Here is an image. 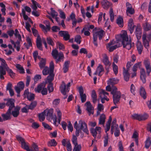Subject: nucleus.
<instances>
[{
    "label": "nucleus",
    "instance_id": "28",
    "mask_svg": "<svg viewBox=\"0 0 151 151\" xmlns=\"http://www.w3.org/2000/svg\"><path fill=\"white\" fill-rule=\"evenodd\" d=\"M91 97L93 102L94 104H95L97 100V96L96 91L94 90L92 91Z\"/></svg>",
    "mask_w": 151,
    "mask_h": 151
},
{
    "label": "nucleus",
    "instance_id": "58",
    "mask_svg": "<svg viewBox=\"0 0 151 151\" xmlns=\"http://www.w3.org/2000/svg\"><path fill=\"white\" fill-rule=\"evenodd\" d=\"M57 114L58 121L60 122L62 119V113L60 110L57 111Z\"/></svg>",
    "mask_w": 151,
    "mask_h": 151
},
{
    "label": "nucleus",
    "instance_id": "51",
    "mask_svg": "<svg viewBox=\"0 0 151 151\" xmlns=\"http://www.w3.org/2000/svg\"><path fill=\"white\" fill-rule=\"evenodd\" d=\"M113 69L115 75H116L118 73V66L114 63L112 64Z\"/></svg>",
    "mask_w": 151,
    "mask_h": 151
},
{
    "label": "nucleus",
    "instance_id": "26",
    "mask_svg": "<svg viewBox=\"0 0 151 151\" xmlns=\"http://www.w3.org/2000/svg\"><path fill=\"white\" fill-rule=\"evenodd\" d=\"M36 45L37 48L41 50H42V44L40 37L38 36L37 38Z\"/></svg>",
    "mask_w": 151,
    "mask_h": 151
},
{
    "label": "nucleus",
    "instance_id": "64",
    "mask_svg": "<svg viewBox=\"0 0 151 151\" xmlns=\"http://www.w3.org/2000/svg\"><path fill=\"white\" fill-rule=\"evenodd\" d=\"M81 149V146L80 145L75 146L73 151H80Z\"/></svg>",
    "mask_w": 151,
    "mask_h": 151
},
{
    "label": "nucleus",
    "instance_id": "49",
    "mask_svg": "<svg viewBox=\"0 0 151 151\" xmlns=\"http://www.w3.org/2000/svg\"><path fill=\"white\" fill-rule=\"evenodd\" d=\"M109 93L106 92L104 90L102 89L99 92V97H101L102 95L103 96H105L106 95H108Z\"/></svg>",
    "mask_w": 151,
    "mask_h": 151
},
{
    "label": "nucleus",
    "instance_id": "7",
    "mask_svg": "<svg viewBox=\"0 0 151 151\" xmlns=\"http://www.w3.org/2000/svg\"><path fill=\"white\" fill-rule=\"evenodd\" d=\"M52 55L53 58L56 60V63L60 61L61 60L64 58L63 55V54L58 53V50L56 49L52 50Z\"/></svg>",
    "mask_w": 151,
    "mask_h": 151
},
{
    "label": "nucleus",
    "instance_id": "22",
    "mask_svg": "<svg viewBox=\"0 0 151 151\" xmlns=\"http://www.w3.org/2000/svg\"><path fill=\"white\" fill-rule=\"evenodd\" d=\"M139 93L140 96L143 99H145L147 97V94L144 87L141 86L139 89Z\"/></svg>",
    "mask_w": 151,
    "mask_h": 151
},
{
    "label": "nucleus",
    "instance_id": "42",
    "mask_svg": "<svg viewBox=\"0 0 151 151\" xmlns=\"http://www.w3.org/2000/svg\"><path fill=\"white\" fill-rule=\"evenodd\" d=\"M143 28L145 31H147L150 29L151 26L150 24L147 22H145L143 24Z\"/></svg>",
    "mask_w": 151,
    "mask_h": 151
},
{
    "label": "nucleus",
    "instance_id": "12",
    "mask_svg": "<svg viewBox=\"0 0 151 151\" xmlns=\"http://www.w3.org/2000/svg\"><path fill=\"white\" fill-rule=\"evenodd\" d=\"M24 95V97H26L28 100L29 101H32L35 99V95L34 94L29 93L28 89H27L25 90Z\"/></svg>",
    "mask_w": 151,
    "mask_h": 151
},
{
    "label": "nucleus",
    "instance_id": "45",
    "mask_svg": "<svg viewBox=\"0 0 151 151\" xmlns=\"http://www.w3.org/2000/svg\"><path fill=\"white\" fill-rule=\"evenodd\" d=\"M109 14L110 15V20L112 22L114 20V13L112 8H111L109 10Z\"/></svg>",
    "mask_w": 151,
    "mask_h": 151
},
{
    "label": "nucleus",
    "instance_id": "19",
    "mask_svg": "<svg viewBox=\"0 0 151 151\" xmlns=\"http://www.w3.org/2000/svg\"><path fill=\"white\" fill-rule=\"evenodd\" d=\"M135 26L134 25L133 19H129L128 23V29L131 34H132L133 32L134 28Z\"/></svg>",
    "mask_w": 151,
    "mask_h": 151
},
{
    "label": "nucleus",
    "instance_id": "24",
    "mask_svg": "<svg viewBox=\"0 0 151 151\" xmlns=\"http://www.w3.org/2000/svg\"><path fill=\"white\" fill-rule=\"evenodd\" d=\"M137 50L139 54H141L143 50V47L141 42L137 40L136 44Z\"/></svg>",
    "mask_w": 151,
    "mask_h": 151
},
{
    "label": "nucleus",
    "instance_id": "4",
    "mask_svg": "<svg viewBox=\"0 0 151 151\" xmlns=\"http://www.w3.org/2000/svg\"><path fill=\"white\" fill-rule=\"evenodd\" d=\"M0 61L1 62V65H0V79L4 80V76L6 74V71L5 69H6L8 66L5 60L1 58H0Z\"/></svg>",
    "mask_w": 151,
    "mask_h": 151
},
{
    "label": "nucleus",
    "instance_id": "8",
    "mask_svg": "<svg viewBox=\"0 0 151 151\" xmlns=\"http://www.w3.org/2000/svg\"><path fill=\"white\" fill-rule=\"evenodd\" d=\"M18 141L21 142L22 147L27 151H32V149L29 148V146L27 145L24 139L20 136H18L17 138Z\"/></svg>",
    "mask_w": 151,
    "mask_h": 151
},
{
    "label": "nucleus",
    "instance_id": "34",
    "mask_svg": "<svg viewBox=\"0 0 151 151\" xmlns=\"http://www.w3.org/2000/svg\"><path fill=\"white\" fill-rule=\"evenodd\" d=\"M37 103L36 101H32L29 105H26V107H28V109L33 110L36 106Z\"/></svg>",
    "mask_w": 151,
    "mask_h": 151
},
{
    "label": "nucleus",
    "instance_id": "32",
    "mask_svg": "<svg viewBox=\"0 0 151 151\" xmlns=\"http://www.w3.org/2000/svg\"><path fill=\"white\" fill-rule=\"evenodd\" d=\"M106 116L104 114H102L100 116L99 119V124H104L105 122Z\"/></svg>",
    "mask_w": 151,
    "mask_h": 151
},
{
    "label": "nucleus",
    "instance_id": "29",
    "mask_svg": "<svg viewBox=\"0 0 151 151\" xmlns=\"http://www.w3.org/2000/svg\"><path fill=\"white\" fill-rule=\"evenodd\" d=\"M54 76L53 72H50L49 75L47 78V81L48 83H52V82L54 79Z\"/></svg>",
    "mask_w": 151,
    "mask_h": 151
},
{
    "label": "nucleus",
    "instance_id": "63",
    "mask_svg": "<svg viewBox=\"0 0 151 151\" xmlns=\"http://www.w3.org/2000/svg\"><path fill=\"white\" fill-rule=\"evenodd\" d=\"M135 88L134 85L133 84H132L131 85L130 91L134 95L135 93Z\"/></svg>",
    "mask_w": 151,
    "mask_h": 151
},
{
    "label": "nucleus",
    "instance_id": "6",
    "mask_svg": "<svg viewBox=\"0 0 151 151\" xmlns=\"http://www.w3.org/2000/svg\"><path fill=\"white\" fill-rule=\"evenodd\" d=\"M70 82L68 83L66 85L64 81H63L60 87V90L62 93L64 95H66V92H68L70 89Z\"/></svg>",
    "mask_w": 151,
    "mask_h": 151
},
{
    "label": "nucleus",
    "instance_id": "16",
    "mask_svg": "<svg viewBox=\"0 0 151 151\" xmlns=\"http://www.w3.org/2000/svg\"><path fill=\"white\" fill-rule=\"evenodd\" d=\"M85 105L86 106V110L88 113L89 115H90L91 114H93V108L90 102L89 101H87L85 103Z\"/></svg>",
    "mask_w": 151,
    "mask_h": 151
},
{
    "label": "nucleus",
    "instance_id": "31",
    "mask_svg": "<svg viewBox=\"0 0 151 151\" xmlns=\"http://www.w3.org/2000/svg\"><path fill=\"white\" fill-rule=\"evenodd\" d=\"M70 63V62L68 61H66L65 62L63 68L64 73H66L68 71Z\"/></svg>",
    "mask_w": 151,
    "mask_h": 151
},
{
    "label": "nucleus",
    "instance_id": "47",
    "mask_svg": "<svg viewBox=\"0 0 151 151\" xmlns=\"http://www.w3.org/2000/svg\"><path fill=\"white\" fill-rule=\"evenodd\" d=\"M81 36L80 35H77L75 37V41L78 44H80L81 42Z\"/></svg>",
    "mask_w": 151,
    "mask_h": 151
},
{
    "label": "nucleus",
    "instance_id": "54",
    "mask_svg": "<svg viewBox=\"0 0 151 151\" xmlns=\"http://www.w3.org/2000/svg\"><path fill=\"white\" fill-rule=\"evenodd\" d=\"M51 29L53 32H57L60 30V28L56 26H54L51 27Z\"/></svg>",
    "mask_w": 151,
    "mask_h": 151
},
{
    "label": "nucleus",
    "instance_id": "48",
    "mask_svg": "<svg viewBox=\"0 0 151 151\" xmlns=\"http://www.w3.org/2000/svg\"><path fill=\"white\" fill-rule=\"evenodd\" d=\"M47 88L49 93H51L54 90L53 83H49Z\"/></svg>",
    "mask_w": 151,
    "mask_h": 151
},
{
    "label": "nucleus",
    "instance_id": "46",
    "mask_svg": "<svg viewBox=\"0 0 151 151\" xmlns=\"http://www.w3.org/2000/svg\"><path fill=\"white\" fill-rule=\"evenodd\" d=\"M141 64V62H138L135 64L133 66L132 70L134 72H136L137 69L138 67H139Z\"/></svg>",
    "mask_w": 151,
    "mask_h": 151
},
{
    "label": "nucleus",
    "instance_id": "13",
    "mask_svg": "<svg viewBox=\"0 0 151 151\" xmlns=\"http://www.w3.org/2000/svg\"><path fill=\"white\" fill-rule=\"evenodd\" d=\"M144 64L145 67L147 75L149 76L151 72V65H150V61L149 60H145L144 61Z\"/></svg>",
    "mask_w": 151,
    "mask_h": 151
},
{
    "label": "nucleus",
    "instance_id": "9",
    "mask_svg": "<svg viewBox=\"0 0 151 151\" xmlns=\"http://www.w3.org/2000/svg\"><path fill=\"white\" fill-rule=\"evenodd\" d=\"M4 101H7L6 104V105L7 106H9L8 110L12 111L13 109L15 107L14 102L15 101L14 99L12 98L5 99Z\"/></svg>",
    "mask_w": 151,
    "mask_h": 151
},
{
    "label": "nucleus",
    "instance_id": "15",
    "mask_svg": "<svg viewBox=\"0 0 151 151\" xmlns=\"http://www.w3.org/2000/svg\"><path fill=\"white\" fill-rule=\"evenodd\" d=\"M79 92L81 97L82 103L84 102L86 100V95L84 93V90L83 87L81 86L78 88Z\"/></svg>",
    "mask_w": 151,
    "mask_h": 151
},
{
    "label": "nucleus",
    "instance_id": "3",
    "mask_svg": "<svg viewBox=\"0 0 151 151\" xmlns=\"http://www.w3.org/2000/svg\"><path fill=\"white\" fill-rule=\"evenodd\" d=\"M46 111L47 119L50 122H51L52 120H53L54 124L55 126H58V125H56L57 117L56 115H53V109H50L46 110Z\"/></svg>",
    "mask_w": 151,
    "mask_h": 151
},
{
    "label": "nucleus",
    "instance_id": "11",
    "mask_svg": "<svg viewBox=\"0 0 151 151\" xmlns=\"http://www.w3.org/2000/svg\"><path fill=\"white\" fill-rule=\"evenodd\" d=\"M78 125L80 126L79 129L82 130L83 132L87 134H88L89 132L87 129V124L81 120H80L78 122Z\"/></svg>",
    "mask_w": 151,
    "mask_h": 151
},
{
    "label": "nucleus",
    "instance_id": "60",
    "mask_svg": "<svg viewBox=\"0 0 151 151\" xmlns=\"http://www.w3.org/2000/svg\"><path fill=\"white\" fill-rule=\"evenodd\" d=\"M52 8L51 9V14L52 17L54 18L55 17H57L58 15V13L57 12H56L54 10L52 9Z\"/></svg>",
    "mask_w": 151,
    "mask_h": 151
},
{
    "label": "nucleus",
    "instance_id": "14",
    "mask_svg": "<svg viewBox=\"0 0 151 151\" xmlns=\"http://www.w3.org/2000/svg\"><path fill=\"white\" fill-rule=\"evenodd\" d=\"M59 34L60 36L63 37V40L65 41H68L70 38V35L68 31H60L59 32Z\"/></svg>",
    "mask_w": 151,
    "mask_h": 151
},
{
    "label": "nucleus",
    "instance_id": "59",
    "mask_svg": "<svg viewBox=\"0 0 151 151\" xmlns=\"http://www.w3.org/2000/svg\"><path fill=\"white\" fill-rule=\"evenodd\" d=\"M42 126L45 129L50 130L52 129V128L48 124L44 122H42Z\"/></svg>",
    "mask_w": 151,
    "mask_h": 151
},
{
    "label": "nucleus",
    "instance_id": "52",
    "mask_svg": "<svg viewBox=\"0 0 151 151\" xmlns=\"http://www.w3.org/2000/svg\"><path fill=\"white\" fill-rule=\"evenodd\" d=\"M132 117L134 119H136L139 121H141V115L137 114H134L132 115Z\"/></svg>",
    "mask_w": 151,
    "mask_h": 151
},
{
    "label": "nucleus",
    "instance_id": "1",
    "mask_svg": "<svg viewBox=\"0 0 151 151\" xmlns=\"http://www.w3.org/2000/svg\"><path fill=\"white\" fill-rule=\"evenodd\" d=\"M120 38L122 41V44L124 48L129 50L134 46V43H132L130 40H128V37L126 31H124L122 34L121 35Z\"/></svg>",
    "mask_w": 151,
    "mask_h": 151
},
{
    "label": "nucleus",
    "instance_id": "36",
    "mask_svg": "<svg viewBox=\"0 0 151 151\" xmlns=\"http://www.w3.org/2000/svg\"><path fill=\"white\" fill-rule=\"evenodd\" d=\"M43 85V84L41 83L38 85L37 88H35L34 90L35 92L38 93H40L42 88L44 87ZM44 87H45V86H44Z\"/></svg>",
    "mask_w": 151,
    "mask_h": 151
},
{
    "label": "nucleus",
    "instance_id": "18",
    "mask_svg": "<svg viewBox=\"0 0 151 151\" xmlns=\"http://www.w3.org/2000/svg\"><path fill=\"white\" fill-rule=\"evenodd\" d=\"M102 7L105 9H107L112 5L111 2L107 0H103L101 2Z\"/></svg>",
    "mask_w": 151,
    "mask_h": 151
},
{
    "label": "nucleus",
    "instance_id": "38",
    "mask_svg": "<svg viewBox=\"0 0 151 151\" xmlns=\"http://www.w3.org/2000/svg\"><path fill=\"white\" fill-rule=\"evenodd\" d=\"M151 144V140L150 137H148L145 143V147L147 149H148L150 145Z\"/></svg>",
    "mask_w": 151,
    "mask_h": 151
},
{
    "label": "nucleus",
    "instance_id": "10",
    "mask_svg": "<svg viewBox=\"0 0 151 151\" xmlns=\"http://www.w3.org/2000/svg\"><path fill=\"white\" fill-rule=\"evenodd\" d=\"M115 42V41L114 40H112L106 45V47L107 49L109 52L113 51L114 50H115L119 47L117 45H115L112 46L114 45Z\"/></svg>",
    "mask_w": 151,
    "mask_h": 151
},
{
    "label": "nucleus",
    "instance_id": "25",
    "mask_svg": "<svg viewBox=\"0 0 151 151\" xmlns=\"http://www.w3.org/2000/svg\"><path fill=\"white\" fill-rule=\"evenodd\" d=\"M123 75L124 80L127 82L129 81L130 74L129 73V71L126 70L124 68H123Z\"/></svg>",
    "mask_w": 151,
    "mask_h": 151
},
{
    "label": "nucleus",
    "instance_id": "33",
    "mask_svg": "<svg viewBox=\"0 0 151 151\" xmlns=\"http://www.w3.org/2000/svg\"><path fill=\"white\" fill-rule=\"evenodd\" d=\"M116 23L120 27H122L123 26V20L121 16H119L116 19Z\"/></svg>",
    "mask_w": 151,
    "mask_h": 151
},
{
    "label": "nucleus",
    "instance_id": "5",
    "mask_svg": "<svg viewBox=\"0 0 151 151\" xmlns=\"http://www.w3.org/2000/svg\"><path fill=\"white\" fill-rule=\"evenodd\" d=\"M104 31L101 30L100 31H97L93 34V43L96 47H97L98 44L97 42L98 37V36L99 39L101 40L104 35Z\"/></svg>",
    "mask_w": 151,
    "mask_h": 151
},
{
    "label": "nucleus",
    "instance_id": "61",
    "mask_svg": "<svg viewBox=\"0 0 151 151\" xmlns=\"http://www.w3.org/2000/svg\"><path fill=\"white\" fill-rule=\"evenodd\" d=\"M91 132L92 134V135L94 138H96L97 135V132H96V131L94 129L91 128Z\"/></svg>",
    "mask_w": 151,
    "mask_h": 151
},
{
    "label": "nucleus",
    "instance_id": "44",
    "mask_svg": "<svg viewBox=\"0 0 151 151\" xmlns=\"http://www.w3.org/2000/svg\"><path fill=\"white\" fill-rule=\"evenodd\" d=\"M103 62L106 66L110 65L109 62L108 60L107 56H105L104 57L103 60Z\"/></svg>",
    "mask_w": 151,
    "mask_h": 151
},
{
    "label": "nucleus",
    "instance_id": "27",
    "mask_svg": "<svg viewBox=\"0 0 151 151\" xmlns=\"http://www.w3.org/2000/svg\"><path fill=\"white\" fill-rule=\"evenodd\" d=\"M97 72L98 73V75L100 76H101L104 74V69L102 65H99L97 69Z\"/></svg>",
    "mask_w": 151,
    "mask_h": 151
},
{
    "label": "nucleus",
    "instance_id": "39",
    "mask_svg": "<svg viewBox=\"0 0 151 151\" xmlns=\"http://www.w3.org/2000/svg\"><path fill=\"white\" fill-rule=\"evenodd\" d=\"M57 144L55 140L53 139L48 142L47 145L49 147L55 146L57 145Z\"/></svg>",
    "mask_w": 151,
    "mask_h": 151
},
{
    "label": "nucleus",
    "instance_id": "37",
    "mask_svg": "<svg viewBox=\"0 0 151 151\" xmlns=\"http://www.w3.org/2000/svg\"><path fill=\"white\" fill-rule=\"evenodd\" d=\"M16 67L19 70V73L20 74H24L25 73L24 68L20 65L17 64L16 65Z\"/></svg>",
    "mask_w": 151,
    "mask_h": 151
},
{
    "label": "nucleus",
    "instance_id": "20",
    "mask_svg": "<svg viewBox=\"0 0 151 151\" xmlns=\"http://www.w3.org/2000/svg\"><path fill=\"white\" fill-rule=\"evenodd\" d=\"M11 115V111L8 110L6 114H2L1 115L3 118L2 122L4 121H6L10 119L11 118L10 115Z\"/></svg>",
    "mask_w": 151,
    "mask_h": 151
},
{
    "label": "nucleus",
    "instance_id": "55",
    "mask_svg": "<svg viewBox=\"0 0 151 151\" xmlns=\"http://www.w3.org/2000/svg\"><path fill=\"white\" fill-rule=\"evenodd\" d=\"M47 43L48 44L52 46L54 45V43L50 37H48L47 38Z\"/></svg>",
    "mask_w": 151,
    "mask_h": 151
},
{
    "label": "nucleus",
    "instance_id": "57",
    "mask_svg": "<svg viewBox=\"0 0 151 151\" xmlns=\"http://www.w3.org/2000/svg\"><path fill=\"white\" fill-rule=\"evenodd\" d=\"M67 149L68 151H71L72 150V146L70 142V140L67 141V144L66 145Z\"/></svg>",
    "mask_w": 151,
    "mask_h": 151
},
{
    "label": "nucleus",
    "instance_id": "41",
    "mask_svg": "<svg viewBox=\"0 0 151 151\" xmlns=\"http://www.w3.org/2000/svg\"><path fill=\"white\" fill-rule=\"evenodd\" d=\"M8 72L11 78H13L15 76V73L13 72L12 70L10 69L9 67H7V68L6 69Z\"/></svg>",
    "mask_w": 151,
    "mask_h": 151
},
{
    "label": "nucleus",
    "instance_id": "62",
    "mask_svg": "<svg viewBox=\"0 0 151 151\" xmlns=\"http://www.w3.org/2000/svg\"><path fill=\"white\" fill-rule=\"evenodd\" d=\"M17 86L23 90L24 87V83L22 81H20L17 83Z\"/></svg>",
    "mask_w": 151,
    "mask_h": 151
},
{
    "label": "nucleus",
    "instance_id": "40",
    "mask_svg": "<svg viewBox=\"0 0 151 151\" xmlns=\"http://www.w3.org/2000/svg\"><path fill=\"white\" fill-rule=\"evenodd\" d=\"M138 134L136 131H135L133 134L132 138H134L135 141L137 145L138 144Z\"/></svg>",
    "mask_w": 151,
    "mask_h": 151
},
{
    "label": "nucleus",
    "instance_id": "30",
    "mask_svg": "<svg viewBox=\"0 0 151 151\" xmlns=\"http://www.w3.org/2000/svg\"><path fill=\"white\" fill-rule=\"evenodd\" d=\"M46 64V60L45 59L41 58V60L39 63V66L40 69H42L44 68L45 67Z\"/></svg>",
    "mask_w": 151,
    "mask_h": 151
},
{
    "label": "nucleus",
    "instance_id": "53",
    "mask_svg": "<svg viewBox=\"0 0 151 151\" xmlns=\"http://www.w3.org/2000/svg\"><path fill=\"white\" fill-rule=\"evenodd\" d=\"M54 68V66L53 62L52 61H51L50 63V68L49 69L50 72H53Z\"/></svg>",
    "mask_w": 151,
    "mask_h": 151
},
{
    "label": "nucleus",
    "instance_id": "50",
    "mask_svg": "<svg viewBox=\"0 0 151 151\" xmlns=\"http://www.w3.org/2000/svg\"><path fill=\"white\" fill-rule=\"evenodd\" d=\"M72 141L74 146L78 145L77 138L76 137L73 135L72 139Z\"/></svg>",
    "mask_w": 151,
    "mask_h": 151
},
{
    "label": "nucleus",
    "instance_id": "43",
    "mask_svg": "<svg viewBox=\"0 0 151 151\" xmlns=\"http://www.w3.org/2000/svg\"><path fill=\"white\" fill-rule=\"evenodd\" d=\"M44 69L42 71L43 75L46 76L50 73V70L47 66H46L43 68Z\"/></svg>",
    "mask_w": 151,
    "mask_h": 151
},
{
    "label": "nucleus",
    "instance_id": "21",
    "mask_svg": "<svg viewBox=\"0 0 151 151\" xmlns=\"http://www.w3.org/2000/svg\"><path fill=\"white\" fill-rule=\"evenodd\" d=\"M126 6L127 8L126 12L127 15L128 14H133L134 13V9L132 8L131 4L129 3H126Z\"/></svg>",
    "mask_w": 151,
    "mask_h": 151
},
{
    "label": "nucleus",
    "instance_id": "23",
    "mask_svg": "<svg viewBox=\"0 0 151 151\" xmlns=\"http://www.w3.org/2000/svg\"><path fill=\"white\" fill-rule=\"evenodd\" d=\"M20 109V108L19 106H17L14 107V110L11 111V114L14 117H17L19 114V111Z\"/></svg>",
    "mask_w": 151,
    "mask_h": 151
},
{
    "label": "nucleus",
    "instance_id": "17",
    "mask_svg": "<svg viewBox=\"0 0 151 151\" xmlns=\"http://www.w3.org/2000/svg\"><path fill=\"white\" fill-rule=\"evenodd\" d=\"M135 34L137 40H140L142 34V29L140 26H137L135 29Z\"/></svg>",
    "mask_w": 151,
    "mask_h": 151
},
{
    "label": "nucleus",
    "instance_id": "2",
    "mask_svg": "<svg viewBox=\"0 0 151 151\" xmlns=\"http://www.w3.org/2000/svg\"><path fill=\"white\" fill-rule=\"evenodd\" d=\"M111 93L113 95V99L114 104L116 105L119 102L121 97V93L118 91L117 88L115 86L112 87V90Z\"/></svg>",
    "mask_w": 151,
    "mask_h": 151
},
{
    "label": "nucleus",
    "instance_id": "56",
    "mask_svg": "<svg viewBox=\"0 0 151 151\" xmlns=\"http://www.w3.org/2000/svg\"><path fill=\"white\" fill-rule=\"evenodd\" d=\"M116 119H114L112 121L111 127V129H112V128L114 129L115 127L116 129V127H118V125H116Z\"/></svg>",
    "mask_w": 151,
    "mask_h": 151
},
{
    "label": "nucleus",
    "instance_id": "35",
    "mask_svg": "<svg viewBox=\"0 0 151 151\" xmlns=\"http://www.w3.org/2000/svg\"><path fill=\"white\" fill-rule=\"evenodd\" d=\"M46 111V110H45L43 112L39 114L38 117L40 121H43L45 120Z\"/></svg>",
    "mask_w": 151,
    "mask_h": 151
}]
</instances>
